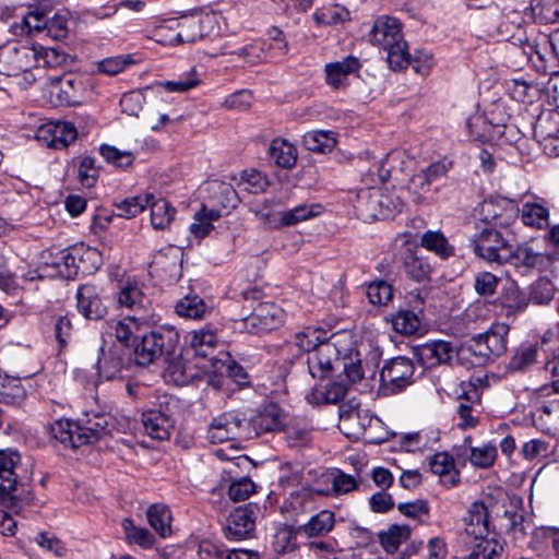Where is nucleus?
I'll list each match as a JSON object with an SVG mask.
<instances>
[{"instance_id": "bf43d9fd", "label": "nucleus", "mask_w": 559, "mask_h": 559, "mask_svg": "<svg viewBox=\"0 0 559 559\" xmlns=\"http://www.w3.org/2000/svg\"><path fill=\"white\" fill-rule=\"evenodd\" d=\"M497 448L492 443H485L480 447H472L469 449L468 461L478 468H490L497 460Z\"/></svg>"}, {"instance_id": "a19ab883", "label": "nucleus", "mask_w": 559, "mask_h": 559, "mask_svg": "<svg viewBox=\"0 0 559 559\" xmlns=\"http://www.w3.org/2000/svg\"><path fill=\"white\" fill-rule=\"evenodd\" d=\"M538 347L536 345H521L508 364L511 372H526L537 362Z\"/></svg>"}, {"instance_id": "8fccbe9b", "label": "nucleus", "mask_w": 559, "mask_h": 559, "mask_svg": "<svg viewBox=\"0 0 559 559\" xmlns=\"http://www.w3.org/2000/svg\"><path fill=\"white\" fill-rule=\"evenodd\" d=\"M123 361L117 350L103 352L97 360L98 376L105 380H114L120 377Z\"/></svg>"}, {"instance_id": "ea45409f", "label": "nucleus", "mask_w": 559, "mask_h": 559, "mask_svg": "<svg viewBox=\"0 0 559 559\" xmlns=\"http://www.w3.org/2000/svg\"><path fill=\"white\" fill-rule=\"evenodd\" d=\"M500 298L501 305L507 310L508 316L522 313L528 307L527 297L514 283H510L503 287Z\"/></svg>"}, {"instance_id": "c756f323", "label": "nucleus", "mask_w": 559, "mask_h": 559, "mask_svg": "<svg viewBox=\"0 0 559 559\" xmlns=\"http://www.w3.org/2000/svg\"><path fill=\"white\" fill-rule=\"evenodd\" d=\"M380 203L381 190L376 187H368L359 190L354 207L364 219H379L381 216L379 211Z\"/></svg>"}, {"instance_id": "9d476101", "label": "nucleus", "mask_w": 559, "mask_h": 559, "mask_svg": "<svg viewBox=\"0 0 559 559\" xmlns=\"http://www.w3.org/2000/svg\"><path fill=\"white\" fill-rule=\"evenodd\" d=\"M509 325L503 322H493L490 328L472 338L474 352L480 357H499L507 352Z\"/></svg>"}, {"instance_id": "69168bd1", "label": "nucleus", "mask_w": 559, "mask_h": 559, "mask_svg": "<svg viewBox=\"0 0 559 559\" xmlns=\"http://www.w3.org/2000/svg\"><path fill=\"white\" fill-rule=\"evenodd\" d=\"M239 186L250 193H260L266 189L269 181L266 177L258 170H243L240 175Z\"/></svg>"}, {"instance_id": "6e6552de", "label": "nucleus", "mask_w": 559, "mask_h": 559, "mask_svg": "<svg viewBox=\"0 0 559 559\" xmlns=\"http://www.w3.org/2000/svg\"><path fill=\"white\" fill-rule=\"evenodd\" d=\"M249 424L240 413L226 412L213 418L207 428V439L212 443H222L228 440L249 438Z\"/></svg>"}, {"instance_id": "f3484780", "label": "nucleus", "mask_w": 559, "mask_h": 559, "mask_svg": "<svg viewBox=\"0 0 559 559\" xmlns=\"http://www.w3.org/2000/svg\"><path fill=\"white\" fill-rule=\"evenodd\" d=\"M516 216L520 217L524 226L536 230L549 227L550 210L544 199L534 197V200L523 202L521 207L516 206Z\"/></svg>"}, {"instance_id": "4c0bfd02", "label": "nucleus", "mask_w": 559, "mask_h": 559, "mask_svg": "<svg viewBox=\"0 0 559 559\" xmlns=\"http://www.w3.org/2000/svg\"><path fill=\"white\" fill-rule=\"evenodd\" d=\"M269 155L274 163L283 168H292L297 160V150L285 139H274L269 147Z\"/></svg>"}, {"instance_id": "37998d69", "label": "nucleus", "mask_w": 559, "mask_h": 559, "mask_svg": "<svg viewBox=\"0 0 559 559\" xmlns=\"http://www.w3.org/2000/svg\"><path fill=\"white\" fill-rule=\"evenodd\" d=\"M420 246L441 259H448L454 253L453 247L439 230L425 231L420 237Z\"/></svg>"}, {"instance_id": "49530a36", "label": "nucleus", "mask_w": 559, "mask_h": 559, "mask_svg": "<svg viewBox=\"0 0 559 559\" xmlns=\"http://www.w3.org/2000/svg\"><path fill=\"white\" fill-rule=\"evenodd\" d=\"M151 209V223L155 229H166L173 222L176 210L163 198L153 199L148 204Z\"/></svg>"}, {"instance_id": "423d86ee", "label": "nucleus", "mask_w": 559, "mask_h": 559, "mask_svg": "<svg viewBox=\"0 0 559 559\" xmlns=\"http://www.w3.org/2000/svg\"><path fill=\"white\" fill-rule=\"evenodd\" d=\"M216 16L214 14L185 15L168 26L174 32L166 43L169 45L191 44L215 33Z\"/></svg>"}, {"instance_id": "e433bc0d", "label": "nucleus", "mask_w": 559, "mask_h": 559, "mask_svg": "<svg viewBox=\"0 0 559 559\" xmlns=\"http://www.w3.org/2000/svg\"><path fill=\"white\" fill-rule=\"evenodd\" d=\"M146 518L152 528L163 538L171 534V512L166 504H152L146 511Z\"/></svg>"}, {"instance_id": "052dcab7", "label": "nucleus", "mask_w": 559, "mask_h": 559, "mask_svg": "<svg viewBox=\"0 0 559 559\" xmlns=\"http://www.w3.org/2000/svg\"><path fill=\"white\" fill-rule=\"evenodd\" d=\"M467 127L475 139L485 142L495 138L500 133L501 126L488 122L484 116H475L467 122Z\"/></svg>"}, {"instance_id": "c9c22d12", "label": "nucleus", "mask_w": 559, "mask_h": 559, "mask_svg": "<svg viewBox=\"0 0 559 559\" xmlns=\"http://www.w3.org/2000/svg\"><path fill=\"white\" fill-rule=\"evenodd\" d=\"M323 206L319 203L299 204L290 210L280 212V225L293 226L298 223L319 216Z\"/></svg>"}, {"instance_id": "2f4dec72", "label": "nucleus", "mask_w": 559, "mask_h": 559, "mask_svg": "<svg viewBox=\"0 0 559 559\" xmlns=\"http://www.w3.org/2000/svg\"><path fill=\"white\" fill-rule=\"evenodd\" d=\"M187 342L195 355L207 357L215 350L218 338L214 329L205 326L189 332L187 335Z\"/></svg>"}, {"instance_id": "f03ea898", "label": "nucleus", "mask_w": 559, "mask_h": 559, "mask_svg": "<svg viewBox=\"0 0 559 559\" xmlns=\"http://www.w3.org/2000/svg\"><path fill=\"white\" fill-rule=\"evenodd\" d=\"M110 416L107 414L86 415L78 421L59 419L49 428L50 439L55 447L61 444L64 449H78L106 436Z\"/></svg>"}, {"instance_id": "a878e982", "label": "nucleus", "mask_w": 559, "mask_h": 559, "mask_svg": "<svg viewBox=\"0 0 559 559\" xmlns=\"http://www.w3.org/2000/svg\"><path fill=\"white\" fill-rule=\"evenodd\" d=\"M452 165V160L447 157L431 163L412 177L411 186L416 190L427 191L433 181L448 174Z\"/></svg>"}, {"instance_id": "79ce46f5", "label": "nucleus", "mask_w": 559, "mask_h": 559, "mask_svg": "<svg viewBox=\"0 0 559 559\" xmlns=\"http://www.w3.org/2000/svg\"><path fill=\"white\" fill-rule=\"evenodd\" d=\"M557 288L551 280L542 276L534 281L528 288V304L533 302L538 306H547L555 298Z\"/></svg>"}, {"instance_id": "f257e3e1", "label": "nucleus", "mask_w": 559, "mask_h": 559, "mask_svg": "<svg viewBox=\"0 0 559 559\" xmlns=\"http://www.w3.org/2000/svg\"><path fill=\"white\" fill-rule=\"evenodd\" d=\"M307 366L313 379L325 380L337 370L356 383L364 378L361 353L356 348L347 333H333L329 341L321 343L307 355Z\"/></svg>"}, {"instance_id": "9b49d317", "label": "nucleus", "mask_w": 559, "mask_h": 559, "mask_svg": "<svg viewBox=\"0 0 559 559\" xmlns=\"http://www.w3.org/2000/svg\"><path fill=\"white\" fill-rule=\"evenodd\" d=\"M285 321L284 310L276 304L263 302L243 320L245 329L252 334H260L280 328Z\"/></svg>"}, {"instance_id": "603ef678", "label": "nucleus", "mask_w": 559, "mask_h": 559, "mask_svg": "<svg viewBox=\"0 0 559 559\" xmlns=\"http://www.w3.org/2000/svg\"><path fill=\"white\" fill-rule=\"evenodd\" d=\"M26 391L20 378L0 376V401L5 404H17L24 400Z\"/></svg>"}, {"instance_id": "de8ad7c7", "label": "nucleus", "mask_w": 559, "mask_h": 559, "mask_svg": "<svg viewBox=\"0 0 559 559\" xmlns=\"http://www.w3.org/2000/svg\"><path fill=\"white\" fill-rule=\"evenodd\" d=\"M305 147L312 152L325 153L332 151L336 144L334 133L330 130H314L302 136Z\"/></svg>"}, {"instance_id": "4be33fe9", "label": "nucleus", "mask_w": 559, "mask_h": 559, "mask_svg": "<svg viewBox=\"0 0 559 559\" xmlns=\"http://www.w3.org/2000/svg\"><path fill=\"white\" fill-rule=\"evenodd\" d=\"M76 308L84 318L90 320L102 319L107 311L97 287L91 284H84L78 288Z\"/></svg>"}, {"instance_id": "864d4df0", "label": "nucleus", "mask_w": 559, "mask_h": 559, "mask_svg": "<svg viewBox=\"0 0 559 559\" xmlns=\"http://www.w3.org/2000/svg\"><path fill=\"white\" fill-rule=\"evenodd\" d=\"M297 527L283 525L273 535L272 548L277 554H288L297 549Z\"/></svg>"}, {"instance_id": "cd10ccee", "label": "nucleus", "mask_w": 559, "mask_h": 559, "mask_svg": "<svg viewBox=\"0 0 559 559\" xmlns=\"http://www.w3.org/2000/svg\"><path fill=\"white\" fill-rule=\"evenodd\" d=\"M335 525V514L330 510H321L310 516V519L302 525L297 527L299 534L306 537H322L328 535Z\"/></svg>"}, {"instance_id": "4d7b16f0", "label": "nucleus", "mask_w": 559, "mask_h": 559, "mask_svg": "<svg viewBox=\"0 0 559 559\" xmlns=\"http://www.w3.org/2000/svg\"><path fill=\"white\" fill-rule=\"evenodd\" d=\"M144 294L136 282L127 281L121 284L118 293V302L128 309H138L143 306Z\"/></svg>"}, {"instance_id": "dca6fc26", "label": "nucleus", "mask_w": 559, "mask_h": 559, "mask_svg": "<svg viewBox=\"0 0 559 559\" xmlns=\"http://www.w3.org/2000/svg\"><path fill=\"white\" fill-rule=\"evenodd\" d=\"M248 424L250 425L248 430L249 438L277 431L285 425V413L277 404L270 403L251 417Z\"/></svg>"}, {"instance_id": "c85d7f7f", "label": "nucleus", "mask_w": 559, "mask_h": 559, "mask_svg": "<svg viewBox=\"0 0 559 559\" xmlns=\"http://www.w3.org/2000/svg\"><path fill=\"white\" fill-rule=\"evenodd\" d=\"M360 68V61L354 56H347L344 59L325 66L326 83L334 87H341L347 80V76L355 73Z\"/></svg>"}, {"instance_id": "412c9836", "label": "nucleus", "mask_w": 559, "mask_h": 559, "mask_svg": "<svg viewBox=\"0 0 559 559\" xmlns=\"http://www.w3.org/2000/svg\"><path fill=\"white\" fill-rule=\"evenodd\" d=\"M416 354L421 364L428 368L449 364L456 354L448 341L436 340L417 346Z\"/></svg>"}, {"instance_id": "a18cd8bd", "label": "nucleus", "mask_w": 559, "mask_h": 559, "mask_svg": "<svg viewBox=\"0 0 559 559\" xmlns=\"http://www.w3.org/2000/svg\"><path fill=\"white\" fill-rule=\"evenodd\" d=\"M409 535L411 528L407 525L393 524L379 533V540L386 552L394 554Z\"/></svg>"}, {"instance_id": "f8f14e48", "label": "nucleus", "mask_w": 559, "mask_h": 559, "mask_svg": "<svg viewBox=\"0 0 559 559\" xmlns=\"http://www.w3.org/2000/svg\"><path fill=\"white\" fill-rule=\"evenodd\" d=\"M20 459L17 452L0 451V501L10 510L16 508V497L13 492L16 489V468Z\"/></svg>"}, {"instance_id": "774afa93", "label": "nucleus", "mask_w": 559, "mask_h": 559, "mask_svg": "<svg viewBox=\"0 0 559 559\" xmlns=\"http://www.w3.org/2000/svg\"><path fill=\"white\" fill-rule=\"evenodd\" d=\"M534 10L544 23H559V0H538Z\"/></svg>"}, {"instance_id": "6e6d98bb", "label": "nucleus", "mask_w": 559, "mask_h": 559, "mask_svg": "<svg viewBox=\"0 0 559 559\" xmlns=\"http://www.w3.org/2000/svg\"><path fill=\"white\" fill-rule=\"evenodd\" d=\"M209 310L204 300L198 295H188L176 305V312L188 319H201Z\"/></svg>"}, {"instance_id": "2eb2a0df", "label": "nucleus", "mask_w": 559, "mask_h": 559, "mask_svg": "<svg viewBox=\"0 0 559 559\" xmlns=\"http://www.w3.org/2000/svg\"><path fill=\"white\" fill-rule=\"evenodd\" d=\"M23 24L27 33L33 29L37 32L46 31L47 35L56 40L66 38L69 32L67 17L58 13L51 17H46L43 12L31 11L23 19Z\"/></svg>"}, {"instance_id": "0eeeda50", "label": "nucleus", "mask_w": 559, "mask_h": 559, "mask_svg": "<svg viewBox=\"0 0 559 559\" xmlns=\"http://www.w3.org/2000/svg\"><path fill=\"white\" fill-rule=\"evenodd\" d=\"M36 51L33 45L9 41L0 46V73L19 75L36 67Z\"/></svg>"}, {"instance_id": "e2e57ef3", "label": "nucleus", "mask_w": 559, "mask_h": 559, "mask_svg": "<svg viewBox=\"0 0 559 559\" xmlns=\"http://www.w3.org/2000/svg\"><path fill=\"white\" fill-rule=\"evenodd\" d=\"M153 199V194L128 198L117 205L118 215L124 218L135 217L138 214L142 213L146 206H148L150 201Z\"/></svg>"}, {"instance_id": "7ed1b4c3", "label": "nucleus", "mask_w": 559, "mask_h": 559, "mask_svg": "<svg viewBox=\"0 0 559 559\" xmlns=\"http://www.w3.org/2000/svg\"><path fill=\"white\" fill-rule=\"evenodd\" d=\"M370 41L386 52L391 69L401 70L409 63L407 43L397 19L386 15L378 17L370 31Z\"/></svg>"}, {"instance_id": "473e14b6", "label": "nucleus", "mask_w": 559, "mask_h": 559, "mask_svg": "<svg viewBox=\"0 0 559 559\" xmlns=\"http://www.w3.org/2000/svg\"><path fill=\"white\" fill-rule=\"evenodd\" d=\"M430 471L440 476L441 481L448 486H455L460 481V473L455 469L453 457L445 453L439 452L429 460Z\"/></svg>"}, {"instance_id": "ddd939ff", "label": "nucleus", "mask_w": 559, "mask_h": 559, "mask_svg": "<svg viewBox=\"0 0 559 559\" xmlns=\"http://www.w3.org/2000/svg\"><path fill=\"white\" fill-rule=\"evenodd\" d=\"M474 252L487 262L503 264L510 243L496 229H484L474 240Z\"/></svg>"}, {"instance_id": "aec40b11", "label": "nucleus", "mask_w": 559, "mask_h": 559, "mask_svg": "<svg viewBox=\"0 0 559 559\" xmlns=\"http://www.w3.org/2000/svg\"><path fill=\"white\" fill-rule=\"evenodd\" d=\"M141 421L145 432L156 440H167L175 426L171 414L160 408H152L142 413Z\"/></svg>"}, {"instance_id": "6ab92c4d", "label": "nucleus", "mask_w": 559, "mask_h": 559, "mask_svg": "<svg viewBox=\"0 0 559 559\" xmlns=\"http://www.w3.org/2000/svg\"><path fill=\"white\" fill-rule=\"evenodd\" d=\"M254 512L248 507L235 509L226 520L224 533L230 540H241L248 537L254 530Z\"/></svg>"}, {"instance_id": "b1692460", "label": "nucleus", "mask_w": 559, "mask_h": 559, "mask_svg": "<svg viewBox=\"0 0 559 559\" xmlns=\"http://www.w3.org/2000/svg\"><path fill=\"white\" fill-rule=\"evenodd\" d=\"M542 261V253L535 251L527 242H523L515 248L510 245L504 263H509L521 274H527Z\"/></svg>"}, {"instance_id": "0e129e2a", "label": "nucleus", "mask_w": 559, "mask_h": 559, "mask_svg": "<svg viewBox=\"0 0 559 559\" xmlns=\"http://www.w3.org/2000/svg\"><path fill=\"white\" fill-rule=\"evenodd\" d=\"M99 153L107 163L120 168L130 166L134 160L131 152L120 151L108 144L100 145Z\"/></svg>"}, {"instance_id": "4468645a", "label": "nucleus", "mask_w": 559, "mask_h": 559, "mask_svg": "<svg viewBox=\"0 0 559 559\" xmlns=\"http://www.w3.org/2000/svg\"><path fill=\"white\" fill-rule=\"evenodd\" d=\"M423 309L424 300L417 294L412 308H401L392 314V329L404 336L420 334L424 331Z\"/></svg>"}, {"instance_id": "1a4fd4ad", "label": "nucleus", "mask_w": 559, "mask_h": 559, "mask_svg": "<svg viewBox=\"0 0 559 559\" xmlns=\"http://www.w3.org/2000/svg\"><path fill=\"white\" fill-rule=\"evenodd\" d=\"M415 371L412 359L399 356L388 361L381 369L380 381L384 391L392 394L404 390L412 383Z\"/></svg>"}, {"instance_id": "bb28decb", "label": "nucleus", "mask_w": 559, "mask_h": 559, "mask_svg": "<svg viewBox=\"0 0 559 559\" xmlns=\"http://www.w3.org/2000/svg\"><path fill=\"white\" fill-rule=\"evenodd\" d=\"M142 322L135 317H126L106 323V333L115 337L124 346L135 343L139 337Z\"/></svg>"}, {"instance_id": "338daca9", "label": "nucleus", "mask_w": 559, "mask_h": 559, "mask_svg": "<svg viewBox=\"0 0 559 559\" xmlns=\"http://www.w3.org/2000/svg\"><path fill=\"white\" fill-rule=\"evenodd\" d=\"M99 176L94 157L85 156L79 163L78 177L82 186L86 188L93 187Z\"/></svg>"}, {"instance_id": "5701e85b", "label": "nucleus", "mask_w": 559, "mask_h": 559, "mask_svg": "<svg viewBox=\"0 0 559 559\" xmlns=\"http://www.w3.org/2000/svg\"><path fill=\"white\" fill-rule=\"evenodd\" d=\"M98 255L95 249L85 247L83 243L68 247L63 269L60 276L66 278L75 277L79 272H88L87 260H94Z\"/></svg>"}, {"instance_id": "39448f33", "label": "nucleus", "mask_w": 559, "mask_h": 559, "mask_svg": "<svg viewBox=\"0 0 559 559\" xmlns=\"http://www.w3.org/2000/svg\"><path fill=\"white\" fill-rule=\"evenodd\" d=\"M179 334L174 328H157L141 336L134 345V360L139 366H148L174 354Z\"/></svg>"}, {"instance_id": "09e8293b", "label": "nucleus", "mask_w": 559, "mask_h": 559, "mask_svg": "<svg viewBox=\"0 0 559 559\" xmlns=\"http://www.w3.org/2000/svg\"><path fill=\"white\" fill-rule=\"evenodd\" d=\"M126 540L128 544H134L143 549H150L155 543V537L145 527L136 526L131 519H123L121 522Z\"/></svg>"}, {"instance_id": "58836bf2", "label": "nucleus", "mask_w": 559, "mask_h": 559, "mask_svg": "<svg viewBox=\"0 0 559 559\" xmlns=\"http://www.w3.org/2000/svg\"><path fill=\"white\" fill-rule=\"evenodd\" d=\"M403 267L407 276L418 283L428 281L432 272V267L428 260L426 258L418 257L412 251H407L405 253Z\"/></svg>"}, {"instance_id": "13d9d810", "label": "nucleus", "mask_w": 559, "mask_h": 559, "mask_svg": "<svg viewBox=\"0 0 559 559\" xmlns=\"http://www.w3.org/2000/svg\"><path fill=\"white\" fill-rule=\"evenodd\" d=\"M348 10L337 3H330L316 10L313 20L320 25H334L348 19Z\"/></svg>"}, {"instance_id": "5fc2aeb1", "label": "nucleus", "mask_w": 559, "mask_h": 559, "mask_svg": "<svg viewBox=\"0 0 559 559\" xmlns=\"http://www.w3.org/2000/svg\"><path fill=\"white\" fill-rule=\"evenodd\" d=\"M312 436V426L305 420H295L285 427V438L289 447H304Z\"/></svg>"}, {"instance_id": "a211bd4d", "label": "nucleus", "mask_w": 559, "mask_h": 559, "mask_svg": "<svg viewBox=\"0 0 559 559\" xmlns=\"http://www.w3.org/2000/svg\"><path fill=\"white\" fill-rule=\"evenodd\" d=\"M516 217L514 202L503 199L485 200L480 205V218L487 224L507 227Z\"/></svg>"}, {"instance_id": "c03bdc74", "label": "nucleus", "mask_w": 559, "mask_h": 559, "mask_svg": "<svg viewBox=\"0 0 559 559\" xmlns=\"http://www.w3.org/2000/svg\"><path fill=\"white\" fill-rule=\"evenodd\" d=\"M222 216L218 209L209 207L206 204L194 214V222L190 225V231L197 238L207 236L213 229V222Z\"/></svg>"}, {"instance_id": "f704fd0d", "label": "nucleus", "mask_w": 559, "mask_h": 559, "mask_svg": "<svg viewBox=\"0 0 559 559\" xmlns=\"http://www.w3.org/2000/svg\"><path fill=\"white\" fill-rule=\"evenodd\" d=\"M559 135V111L548 109L543 111L534 124V136L540 143L551 136Z\"/></svg>"}, {"instance_id": "393cba45", "label": "nucleus", "mask_w": 559, "mask_h": 559, "mask_svg": "<svg viewBox=\"0 0 559 559\" xmlns=\"http://www.w3.org/2000/svg\"><path fill=\"white\" fill-rule=\"evenodd\" d=\"M206 191L211 207H219V211L235 209L239 203L237 192L230 183L212 180L206 183Z\"/></svg>"}, {"instance_id": "72a5a7b5", "label": "nucleus", "mask_w": 559, "mask_h": 559, "mask_svg": "<svg viewBox=\"0 0 559 559\" xmlns=\"http://www.w3.org/2000/svg\"><path fill=\"white\" fill-rule=\"evenodd\" d=\"M476 405H479V395L477 389L472 388L466 399L459 401L457 415L460 420L457 421V427L460 429L464 430L476 427L478 423Z\"/></svg>"}, {"instance_id": "20e7f679", "label": "nucleus", "mask_w": 559, "mask_h": 559, "mask_svg": "<svg viewBox=\"0 0 559 559\" xmlns=\"http://www.w3.org/2000/svg\"><path fill=\"white\" fill-rule=\"evenodd\" d=\"M465 533L476 542L467 559H500L502 546L493 538H487L490 524L488 510L483 502H473L464 516Z\"/></svg>"}, {"instance_id": "680f3d73", "label": "nucleus", "mask_w": 559, "mask_h": 559, "mask_svg": "<svg viewBox=\"0 0 559 559\" xmlns=\"http://www.w3.org/2000/svg\"><path fill=\"white\" fill-rule=\"evenodd\" d=\"M33 49L36 51L35 68H57L66 62V55L56 48H46L41 45L33 44Z\"/></svg>"}, {"instance_id": "7c9ffc66", "label": "nucleus", "mask_w": 559, "mask_h": 559, "mask_svg": "<svg viewBox=\"0 0 559 559\" xmlns=\"http://www.w3.org/2000/svg\"><path fill=\"white\" fill-rule=\"evenodd\" d=\"M267 48L269 52L264 56L275 58L283 56L287 52L288 47L284 34L281 29L272 27L267 31V38L265 40L254 41L249 47L241 49V53L251 55L253 50Z\"/></svg>"}, {"instance_id": "3c124183", "label": "nucleus", "mask_w": 559, "mask_h": 559, "mask_svg": "<svg viewBox=\"0 0 559 559\" xmlns=\"http://www.w3.org/2000/svg\"><path fill=\"white\" fill-rule=\"evenodd\" d=\"M326 341H329L328 332L313 326H307L295 335L296 346L308 354Z\"/></svg>"}]
</instances>
